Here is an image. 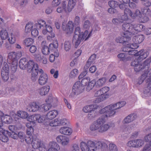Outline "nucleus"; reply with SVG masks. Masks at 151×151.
Wrapping results in <instances>:
<instances>
[{
    "instance_id": "obj_1",
    "label": "nucleus",
    "mask_w": 151,
    "mask_h": 151,
    "mask_svg": "<svg viewBox=\"0 0 151 151\" xmlns=\"http://www.w3.org/2000/svg\"><path fill=\"white\" fill-rule=\"evenodd\" d=\"M125 104V102L122 101L110 104L101 109L99 113L104 115L100 117L91 124L90 127V130L92 131L97 130L99 133H103L107 131L110 128L114 127V123L105 124L106 122L105 118L114 115L116 113V110L119 109Z\"/></svg>"
},
{
    "instance_id": "obj_2",
    "label": "nucleus",
    "mask_w": 151,
    "mask_h": 151,
    "mask_svg": "<svg viewBox=\"0 0 151 151\" xmlns=\"http://www.w3.org/2000/svg\"><path fill=\"white\" fill-rule=\"evenodd\" d=\"M99 29L100 28L98 25H95L88 34V32L87 30H86L84 32H81L80 27H77L75 29L73 39V42L74 45L75 47L77 48L81 42L84 40H86L89 38L91 37L93 31H98Z\"/></svg>"
},
{
    "instance_id": "obj_3",
    "label": "nucleus",
    "mask_w": 151,
    "mask_h": 151,
    "mask_svg": "<svg viewBox=\"0 0 151 151\" xmlns=\"http://www.w3.org/2000/svg\"><path fill=\"white\" fill-rule=\"evenodd\" d=\"M40 29L42 30V33L44 35L47 34L48 32H51L52 31L51 26L46 24L44 20H41L34 24V28L31 31L32 36L33 37L37 36L39 33L37 29Z\"/></svg>"
},
{
    "instance_id": "obj_4",
    "label": "nucleus",
    "mask_w": 151,
    "mask_h": 151,
    "mask_svg": "<svg viewBox=\"0 0 151 151\" xmlns=\"http://www.w3.org/2000/svg\"><path fill=\"white\" fill-rule=\"evenodd\" d=\"M110 88L107 86L104 87L96 91L94 96L97 97L93 101L95 103H99L108 98L111 96Z\"/></svg>"
},
{
    "instance_id": "obj_5",
    "label": "nucleus",
    "mask_w": 151,
    "mask_h": 151,
    "mask_svg": "<svg viewBox=\"0 0 151 151\" xmlns=\"http://www.w3.org/2000/svg\"><path fill=\"white\" fill-rule=\"evenodd\" d=\"M146 78H147V81L149 83L147 86L144 88L143 93L145 94L151 96V68L149 71H146L138 79L137 83L139 84H141Z\"/></svg>"
},
{
    "instance_id": "obj_6",
    "label": "nucleus",
    "mask_w": 151,
    "mask_h": 151,
    "mask_svg": "<svg viewBox=\"0 0 151 151\" xmlns=\"http://www.w3.org/2000/svg\"><path fill=\"white\" fill-rule=\"evenodd\" d=\"M102 143L101 142H96L91 141H88L87 143L83 142L81 143V147L82 151H96L101 147Z\"/></svg>"
},
{
    "instance_id": "obj_7",
    "label": "nucleus",
    "mask_w": 151,
    "mask_h": 151,
    "mask_svg": "<svg viewBox=\"0 0 151 151\" xmlns=\"http://www.w3.org/2000/svg\"><path fill=\"white\" fill-rule=\"evenodd\" d=\"M151 62V57L147 58L143 63H141L140 61L138 59L136 58L132 62L131 65L134 67V69L135 71L138 72L145 68H148Z\"/></svg>"
},
{
    "instance_id": "obj_8",
    "label": "nucleus",
    "mask_w": 151,
    "mask_h": 151,
    "mask_svg": "<svg viewBox=\"0 0 151 151\" xmlns=\"http://www.w3.org/2000/svg\"><path fill=\"white\" fill-rule=\"evenodd\" d=\"M38 68V65L35 63L33 60H30L27 61L26 68L29 72H32L31 79L34 82L36 81L37 79V76L39 70Z\"/></svg>"
},
{
    "instance_id": "obj_9",
    "label": "nucleus",
    "mask_w": 151,
    "mask_h": 151,
    "mask_svg": "<svg viewBox=\"0 0 151 151\" xmlns=\"http://www.w3.org/2000/svg\"><path fill=\"white\" fill-rule=\"evenodd\" d=\"M22 56L21 51L17 52H11L9 54L8 59L11 60L12 63V69L14 71L16 70L18 66L17 60Z\"/></svg>"
},
{
    "instance_id": "obj_10",
    "label": "nucleus",
    "mask_w": 151,
    "mask_h": 151,
    "mask_svg": "<svg viewBox=\"0 0 151 151\" xmlns=\"http://www.w3.org/2000/svg\"><path fill=\"white\" fill-rule=\"evenodd\" d=\"M106 81V79L105 77L101 78L96 81L95 79H93L90 81V83L88 86L87 90H91L95 86L97 88L101 87L104 85Z\"/></svg>"
},
{
    "instance_id": "obj_11",
    "label": "nucleus",
    "mask_w": 151,
    "mask_h": 151,
    "mask_svg": "<svg viewBox=\"0 0 151 151\" xmlns=\"http://www.w3.org/2000/svg\"><path fill=\"white\" fill-rule=\"evenodd\" d=\"M84 89L85 88L81 85L80 81H77L75 83L73 86L72 92L70 95V96L72 98L75 97L83 93Z\"/></svg>"
},
{
    "instance_id": "obj_12",
    "label": "nucleus",
    "mask_w": 151,
    "mask_h": 151,
    "mask_svg": "<svg viewBox=\"0 0 151 151\" xmlns=\"http://www.w3.org/2000/svg\"><path fill=\"white\" fill-rule=\"evenodd\" d=\"M144 37L142 35H134L132 38L134 43L127 44V47L133 49H136L138 48V45L141 43L144 40Z\"/></svg>"
},
{
    "instance_id": "obj_13",
    "label": "nucleus",
    "mask_w": 151,
    "mask_h": 151,
    "mask_svg": "<svg viewBox=\"0 0 151 151\" xmlns=\"http://www.w3.org/2000/svg\"><path fill=\"white\" fill-rule=\"evenodd\" d=\"M133 25L134 24L125 22L122 26V29L125 32L124 33L128 37L130 36V38L134 35Z\"/></svg>"
},
{
    "instance_id": "obj_14",
    "label": "nucleus",
    "mask_w": 151,
    "mask_h": 151,
    "mask_svg": "<svg viewBox=\"0 0 151 151\" xmlns=\"http://www.w3.org/2000/svg\"><path fill=\"white\" fill-rule=\"evenodd\" d=\"M38 71L39 73L41 74L38 80L39 84L41 85H45L48 82L49 79L48 76L41 69H39Z\"/></svg>"
},
{
    "instance_id": "obj_15",
    "label": "nucleus",
    "mask_w": 151,
    "mask_h": 151,
    "mask_svg": "<svg viewBox=\"0 0 151 151\" xmlns=\"http://www.w3.org/2000/svg\"><path fill=\"white\" fill-rule=\"evenodd\" d=\"M1 75L2 79L5 81H7L9 78V68L6 63H4L1 70Z\"/></svg>"
},
{
    "instance_id": "obj_16",
    "label": "nucleus",
    "mask_w": 151,
    "mask_h": 151,
    "mask_svg": "<svg viewBox=\"0 0 151 151\" xmlns=\"http://www.w3.org/2000/svg\"><path fill=\"white\" fill-rule=\"evenodd\" d=\"M62 28L65 32L68 35L72 34L73 30V25L72 21H69L66 27H65L64 23L62 24Z\"/></svg>"
},
{
    "instance_id": "obj_17",
    "label": "nucleus",
    "mask_w": 151,
    "mask_h": 151,
    "mask_svg": "<svg viewBox=\"0 0 151 151\" xmlns=\"http://www.w3.org/2000/svg\"><path fill=\"white\" fill-rule=\"evenodd\" d=\"M57 142L63 146L67 145L69 142V139L68 137L62 135L58 136L56 138Z\"/></svg>"
},
{
    "instance_id": "obj_18",
    "label": "nucleus",
    "mask_w": 151,
    "mask_h": 151,
    "mask_svg": "<svg viewBox=\"0 0 151 151\" xmlns=\"http://www.w3.org/2000/svg\"><path fill=\"white\" fill-rule=\"evenodd\" d=\"M0 127V140L4 142H7L9 140L7 135H9L10 132Z\"/></svg>"
},
{
    "instance_id": "obj_19",
    "label": "nucleus",
    "mask_w": 151,
    "mask_h": 151,
    "mask_svg": "<svg viewBox=\"0 0 151 151\" xmlns=\"http://www.w3.org/2000/svg\"><path fill=\"white\" fill-rule=\"evenodd\" d=\"M40 106L38 103L35 102H30L27 108V110L30 112H35L40 111Z\"/></svg>"
},
{
    "instance_id": "obj_20",
    "label": "nucleus",
    "mask_w": 151,
    "mask_h": 151,
    "mask_svg": "<svg viewBox=\"0 0 151 151\" xmlns=\"http://www.w3.org/2000/svg\"><path fill=\"white\" fill-rule=\"evenodd\" d=\"M37 122L46 125L49 123L46 115H42L40 114H37Z\"/></svg>"
},
{
    "instance_id": "obj_21",
    "label": "nucleus",
    "mask_w": 151,
    "mask_h": 151,
    "mask_svg": "<svg viewBox=\"0 0 151 151\" xmlns=\"http://www.w3.org/2000/svg\"><path fill=\"white\" fill-rule=\"evenodd\" d=\"M50 86L49 85L45 86L37 89V93L41 96H45L49 91Z\"/></svg>"
},
{
    "instance_id": "obj_22",
    "label": "nucleus",
    "mask_w": 151,
    "mask_h": 151,
    "mask_svg": "<svg viewBox=\"0 0 151 151\" xmlns=\"http://www.w3.org/2000/svg\"><path fill=\"white\" fill-rule=\"evenodd\" d=\"M17 116L20 118L22 119H27L29 116L28 114L25 111H17V114H14V118L15 121H17V119L16 118V116Z\"/></svg>"
},
{
    "instance_id": "obj_23",
    "label": "nucleus",
    "mask_w": 151,
    "mask_h": 151,
    "mask_svg": "<svg viewBox=\"0 0 151 151\" xmlns=\"http://www.w3.org/2000/svg\"><path fill=\"white\" fill-rule=\"evenodd\" d=\"M149 55L148 52L146 50H142L137 53L136 55L139 56L138 59L140 61L146 58Z\"/></svg>"
},
{
    "instance_id": "obj_24",
    "label": "nucleus",
    "mask_w": 151,
    "mask_h": 151,
    "mask_svg": "<svg viewBox=\"0 0 151 151\" xmlns=\"http://www.w3.org/2000/svg\"><path fill=\"white\" fill-rule=\"evenodd\" d=\"M98 106L96 104H91L86 106L84 107L83 110L85 113L94 111V110L98 108Z\"/></svg>"
},
{
    "instance_id": "obj_25",
    "label": "nucleus",
    "mask_w": 151,
    "mask_h": 151,
    "mask_svg": "<svg viewBox=\"0 0 151 151\" xmlns=\"http://www.w3.org/2000/svg\"><path fill=\"white\" fill-rule=\"evenodd\" d=\"M50 54L49 57V60L51 63L53 62L56 58H57L59 56V52L57 49L52 50H50Z\"/></svg>"
},
{
    "instance_id": "obj_26",
    "label": "nucleus",
    "mask_w": 151,
    "mask_h": 151,
    "mask_svg": "<svg viewBox=\"0 0 151 151\" xmlns=\"http://www.w3.org/2000/svg\"><path fill=\"white\" fill-rule=\"evenodd\" d=\"M0 121L1 122L3 126V123L6 124H10L12 122V118L9 116L7 115H4L0 119Z\"/></svg>"
},
{
    "instance_id": "obj_27",
    "label": "nucleus",
    "mask_w": 151,
    "mask_h": 151,
    "mask_svg": "<svg viewBox=\"0 0 151 151\" xmlns=\"http://www.w3.org/2000/svg\"><path fill=\"white\" fill-rule=\"evenodd\" d=\"M72 132V129L68 127H62L59 129V132L61 134L66 135H70Z\"/></svg>"
},
{
    "instance_id": "obj_28",
    "label": "nucleus",
    "mask_w": 151,
    "mask_h": 151,
    "mask_svg": "<svg viewBox=\"0 0 151 151\" xmlns=\"http://www.w3.org/2000/svg\"><path fill=\"white\" fill-rule=\"evenodd\" d=\"M66 4L67 2L65 1H63L60 4V5L58 6L57 9V12L58 13H62L64 11H68L67 9Z\"/></svg>"
},
{
    "instance_id": "obj_29",
    "label": "nucleus",
    "mask_w": 151,
    "mask_h": 151,
    "mask_svg": "<svg viewBox=\"0 0 151 151\" xmlns=\"http://www.w3.org/2000/svg\"><path fill=\"white\" fill-rule=\"evenodd\" d=\"M43 143V142L40 139L36 138L32 140V145L34 149H39Z\"/></svg>"
},
{
    "instance_id": "obj_30",
    "label": "nucleus",
    "mask_w": 151,
    "mask_h": 151,
    "mask_svg": "<svg viewBox=\"0 0 151 151\" xmlns=\"http://www.w3.org/2000/svg\"><path fill=\"white\" fill-rule=\"evenodd\" d=\"M129 11L130 17L132 19H134L137 17H138L139 19L142 18V12L139 9H137L135 13L133 12L131 10Z\"/></svg>"
},
{
    "instance_id": "obj_31",
    "label": "nucleus",
    "mask_w": 151,
    "mask_h": 151,
    "mask_svg": "<svg viewBox=\"0 0 151 151\" xmlns=\"http://www.w3.org/2000/svg\"><path fill=\"white\" fill-rule=\"evenodd\" d=\"M58 113L57 111L55 110L49 111L46 115L48 121L49 120H51L55 117L58 114Z\"/></svg>"
},
{
    "instance_id": "obj_32",
    "label": "nucleus",
    "mask_w": 151,
    "mask_h": 151,
    "mask_svg": "<svg viewBox=\"0 0 151 151\" xmlns=\"http://www.w3.org/2000/svg\"><path fill=\"white\" fill-rule=\"evenodd\" d=\"M117 57L120 60L126 62L130 60L131 57L125 53H121L118 54Z\"/></svg>"
},
{
    "instance_id": "obj_33",
    "label": "nucleus",
    "mask_w": 151,
    "mask_h": 151,
    "mask_svg": "<svg viewBox=\"0 0 151 151\" xmlns=\"http://www.w3.org/2000/svg\"><path fill=\"white\" fill-rule=\"evenodd\" d=\"M131 39L130 37L126 35L125 33H124V36L122 37H118L116 39V41L117 43H122L126 42Z\"/></svg>"
},
{
    "instance_id": "obj_34",
    "label": "nucleus",
    "mask_w": 151,
    "mask_h": 151,
    "mask_svg": "<svg viewBox=\"0 0 151 151\" xmlns=\"http://www.w3.org/2000/svg\"><path fill=\"white\" fill-rule=\"evenodd\" d=\"M96 58V55L95 54H93L89 58L87 62L86 65L84 66L85 68H86V69H88V67L91 65L94 62Z\"/></svg>"
},
{
    "instance_id": "obj_35",
    "label": "nucleus",
    "mask_w": 151,
    "mask_h": 151,
    "mask_svg": "<svg viewBox=\"0 0 151 151\" xmlns=\"http://www.w3.org/2000/svg\"><path fill=\"white\" fill-rule=\"evenodd\" d=\"M145 27L143 25L141 24H134L133 25V33L134 34V32H141L143 31L145 29Z\"/></svg>"
},
{
    "instance_id": "obj_36",
    "label": "nucleus",
    "mask_w": 151,
    "mask_h": 151,
    "mask_svg": "<svg viewBox=\"0 0 151 151\" xmlns=\"http://www.w3.org/2000/svg\"><path fill=\"white\" fill-rule=\"evenodd\" d=\"M136 117V115L134 114L129 115L124 119L123 122L124 124L130 123L134 120Z\"/></svg>"
},
{
    "instance_id": "obj_37",
    "label": "nucleus",
    "mask_w": 151,
    "mask_h": 151,
    "mask_svg": "<svg viewBox=\"0 0 151 151\" xmlns=\"http://www.w3.org/2000/svg\"><path fill=\"white\" fill-rule=\"evenodd\" d=\"M127 44L123 48V50H122L124 52H128V53L127 54L129 56V55H134L135 56H137V55H136V54L137 52V50H128L129 49H132V48H130L129 47H127Z\"/></svg>"
},
{
    "instance_id": "obj_38",
    "label": "nucleus",
    "mask_w": 151,
    "mask_h": 151,
    "mask_svg": "<svg viewBox=\"0 0 151 151\" xmlns=\"http://www.w3.org/2000/svg\"><path fill=\"white\" fill-rule=\"evenodd\" d=\"M76 3V0H69L67 7L68 12H70L74 8Z\"/></svg>"
},
{
    "instance_id": "obj_39",
    "label": "nucleus",
    "mask_w": 151,
    "mask_h": 151,
    "mask_svg": "<svg viewBox=\"0 0 151 151\" xmlns=\"http://www.w3.org/2000/svg\"><path fill=\"white\" fill-rule=\"evenodd\" d=\"M51 106V105L50 104L46 103L42 104L40 106V111L42 112H45L50 109Z\"/></svg>"
},
{
    "instance_id": "obj_40",
    "label": "nucleus",
    "mask_w": 151,
    "mask_h": 151,
    "mask_svg": "<svg viewBox=\"0 0 151 151\" xmlns=\"http://www.w3.org/2000/svg\"><path fill=\"white\" fill-rule=\"evenodd\" d=\"M130 10L129 8L125 9L124 10V14L121 17V20L122 21H127L129 19V16L130 17L129 14V11Z\"/></svg>"
},
{
    "instance_id": "obj_41",
    "label": "nucleus",
    "mask_w": 151,
    "mask_h": 151,
    "mask_svg": "<svg viewBox=\"0 0 151 151\" xmlns=\"http://www.w3.org/2000/svg\"><path fill=\"white\" fill-rule=\"evenodd\" d=\"M90 78L88 77H86L82 79L81 81L80 82L81 85L83 87H84L85 86H87L86 89V91H90L87 90V89L88 86L90 82Z\"/></svg>"
},
{
    "instance_id": "obj_42",
    "label": "nucleus",
    "mask_w": 151,
    "mask_h": 151,
    "mask_svg": "<svg viewBox=\"0 0 151 151\" xmlns=\"http://www.w3.org/2000/svg\"><path fill=\"white\" fill-rule=\"evenodd\" d=\"M27 61L25 58H22L20 59L19 62V66L22 69L26 68Z\"/></svg>"
},
{
    "instance_id": "obj_43",
    "label": "nucleus",
    "mask_w": 151,
    "mask_h": 151,
    "mask_svg": "<svg viewBox=\"0 0 151 151\" xmlns=\"http://www.w3.org/2000/svg\"><path fill=\"white\" fill-rule=\"evenodd\" d=\"M34 25L32 22H29L27 23L25 26V32L26 33L30 32V31L34 28Z\"/></svg>"
},
{
    "instance_id": "obj_44",
    "label": "nucleus",
    "mask_w": 151,
    "mask_h": 151,
    "mask_svg": "<svg viewBox=\"0 0 151 151\" xmlns=\"http://www.w3.org/2000/svg\"><path fill=\"white\" fill-rule=\"evenodd\" d=\"M8 33L5 29H2L0 31V36L2 40H5L8 36Z\"/></svg>"
},
{
    "instance_id": "obj_45",
    "label": "nucleus",
    "mask_w": 151,
    "mask_h": 151,
    "mask_svg": "<svg viewBox=\"0 0 151 151\" xmlns=\"http://www.w3.org/2000/svg\"><path fill=\"white\" fill-rule=\"evenodd\" d=\"M57 101L56 98H53L51 96H50L45 100V102L47 104H50L51 105V104H53L57 103Z\"/></svg>"
},
{
    "instance_id": "obj_46",
    "label": "nucleus",
    "mask_w": 151,
    "mask_h": 151,
    "mask_svg": "<svg viewBox=\"0 0 151 151\" xmlns=\"http://www.w3.org/2000/svg\"><path fill=\"white\" fill-rule=\"evenodd\" d=\"M78 70L76 68L72 70L69 73V76L70 78H75L78 76Z\"/></svg>"
},
{
    "instance_id": "obj_47",
    "label": "nucleus",
    "mask_w": 151,
    "mask_h": 151,
    "mask_svg": "<svg viewBox=\"0 0 151 151\" xmlns=\"http://www.w3.org/2000/svg\"><path fill=\"white\" fill-rule=\"evenodd\" d=\"M37 114L28 116L27 119L28 121L32 123L33 124H35V122H37Z\"/></svg>"
},
{
    "instance_id": "obj_48",
    "label": "nucleus",
    "mask_w": 151,
    "mask_h": 151,
    "mask_svg": "<svg viewBox=\"0 0 151 151\" xmlns=\"http://www.w3.org/2000/svg\"><path fill=\"white\" fill-rule=\"evenodd\" d=\"M8 41L11 44H13L16 41V38L15 35L13 33L10 34L8 36Z\"/></svg>"
},
{
    "instance_id": "obj_49",
    "label": "nucleus",
    "mask_w": 151,
    "mask_h": 151,
    "mask_svg": "<svg viewBox=\"0 0 151 151\" xmlns=\"http://www.w3.org/2000/svg\"><path fill=\"white\" fill-rule=\"evenodd\" d=\"M136 148H139L141 147L144 143L143 140L139 139H135Z\"/></svg>"
},
{
    "instance_id": "obj_50",
    "label": "nucleus",
    "mask_w": 151,
    "mask_h": 151,
    "mask_svg": "<svg viewBox=\"0 0 151 151\" xmlns=\"http://www.w3.org/2000/svg\"><path fill=\"white\" fill-rule=\"evenodd\" d=\"M33 42L34 40L31 38L26 39L24 41V44L27 47H29Z\"/></svg>"
},
{
    "instance_id": "obj_51",
    "label": "nucleus",
    "mask_w": 151,
    "mask_h": 151,
    "mask_svg": "<svg viewBox=\"0 0 151 151\" xmlns=\"http://www.w3.org/2000/svg\"><path fill=\"white\" fill-rule=\"evenodd\" d=\"M50 48H48V47L46 46H44L42 47V52L43 54L45 55H47L49 54L50 53Z\"/></svg>"
},
{
    "instance_id": "obj_52",
    "label": "nucleus",
    "mask_w": 151,
    "mask_h": 151,
    "mask_svg": "<svg viewBox=\"0 0 151 151\" xmlns=\"http://www.w3.org/2000/svg\"><path fill=\"white\" fill-rule=\"evenodd\" d=\"M141 11L143 15H148L150 12V9L148 7H144L142 8Z\"/></svg>"
},
{
    "instance_id": "obj_53",
    "label": "nucleus",
    "mask_w": 151,
    "mask_h": 151,
    "mask_svg": "<svg viewBox=\"0 0 151 151\" xmlns=\"http://www.w3.org/2000/svg\"><path fill=\"white\" fill-rule=\"evenodd\" d=\"M59 119H56L52 121L49 124L50 126L52 127H55L60 125V122Z\"/></svg>"
},
{
    "instance_id": "obj_54",
    "label": "nucleus",
    "mask_w": 151,
    "mask_h": 151,
    "mask_svg": "<svg viewBox=\"0 0 151 151\" xmlns=\"http://www.w3.org/2000/svg\"><path fill=\"white\" fill-rule=\"evenodd\" d=\"M39 151H48V145L43 142L39 148Z\"/></svg>"
},
{
    "instance_id": "obj_55",
    "label": "nucleus",
    "mask_w": 151,
    "mask_h": 151,
    "mask_svg": "<svg viewBox=\"0 0 151 151\" xmlns=\"http://www.w3.org/2000/svg\"><path fill=\"white\" fill-rule=\"evenodd\" d=\"M50 73L53 75V76L55 78H58L59 76L58 71L55 69L52 68L51 69L50 71Z\"/></svg>"
},
{
    "instance_id": "obj_56",
    "label": "nucleus",
    "mask_w": 151,
    "mask_h": 151,
    "mask_svg": "<svg viewBox=\"0 0 151 151\" xmlns=\"http://www.w3.org/2000/svg\"><path fill=\"white\" fill-rule=\"evenodd\" d=\"M71 44L70 42L66 41L64 44V49L66 51H68L71 48Z\"/></svg>"
},
{
    "instance_id": "obj_57",
    "label": "nucleus",
    "mask_w": 151,
    "mask_h": 151,
    "mask_svg": "<svg viewBox=\"0 0 151 151\" xmlns=\"http://www.w3.org/2000/svg\"><path fill=\"white\" fill-rule=\"evenodd\" d=\"M34 59L37 62H41L42 56H41L40 53H35L34 55Z\"/></svg>"
},
{
    "instance_id": "obj_58",
    "label": "nucleus",
    "mask_w": 151,
    "mask_h": 151,
    "mask_svg": "<svg viewBox=\"0 0 151 151\" xmlns=\"http://www.w3.org/2000/svg\"><path fill=\"white\" fill-rule=\"evenodd\" d=\"M127 145L130 147L136 148L135 140L129 141L127 143Z\"/></svg>"
},
{
    "instance_id": "obj_59",
    "label": "nucleus",
    "mask_w": 151,
    "mask_h": 151,
    "mask_svg": "<svg viewBox=\"0 0 151 151\" xmlns=\"http://www.w3.org/2000/svg\"><path fill=\"white\" fill-rule=\"evenodd\" d=\"M57 144L55 142H50L48 145V150L50 149H55V147L57 145Z\"/></svg>"
},
{
    "instance_id": "obj_60",
    "label": "nucleus",
    "mask_w": 151,
    "mask_h": 151,
    "mask_svg": "<svg viewBox=\"0 0 151 151\" xmlns=\"http://www.w3.org/2000/svg\"><path fill=\"white\" fill-rule=\"evenodd\" d=\"M140 151H151V143L146 144L142 150Z\"/></svg>"
},
{
    "instance_id": "obj_61",
    "label": "nucleus",
    "mask_w": 151,
    "mask_h": 151,
    "mask_svg": "<svg viewBox=\"0 0 151 151\" xmlns=\"http://www.w3.org/2000/svg\"><path fill=\"white\" fill-rule=\"evenodd\" d=\"M109 5L112 8H115L118 5V3L114 1H111L109 2Z\"/></svg>"
},
{
    "instance_id": "obj_62",
    "label": "nucleus",
    "mask_w": 151,
    "mask_h": 151,
    "mask_svg": "<svg viewBox=\"0 0 151 151\" xmlns=\"http://www.w3.org/2000/svg\"><path fill=\"white\" fill-rule=\"evenodd\" d=\"M109 151H118V149L116 145L113 143L109 145Z\"/></svg>"
},
{
    "instance_id": "obj_63",
    "label": "nucleus",
    "mask_w": 151,
    "mask_h": 151,
    "mask_svg": "<svg viewBox=\"0 0 151 151\" xmlns=\"http://www.w3.org/2000/svg\"><path fill=\"white\" fill-rule=\"evenodd\" d=\"M79 146L77 143L73 144V145L71 151H80Z\"/></svg>"
},
{
    "instance_id": "obj_64",
    "label": "nucleus",
    "mask_w": 151,
    "mask_h": 151,
    "mask_svg": "<svg viewBox=\"0 0 151 151\" xmlns=\"http://www.w3.org/2000/svg\"><path fill=\"white\" fill-rule=\"evenodd\" d=\"M91 26V24L89 21H86L83 25V27L84 29H88Z\"/></svg>"
}]
</instances>
